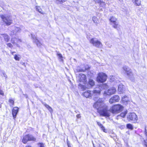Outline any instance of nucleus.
Returning a JSON list of instances; mask_svg holds the SVG:
<instances>
[{"label": "nucleus", "mask_w": 147, "mask_h": 147, "mask_svg": "<svg viewBox=\"0 0 147 147\" xmlns=\"http://www.w3.org/2000/svg\"><path fill=\"white\" fill-rule=\"evenodd\" d=\"M7 45L9 47L11 48L13 47L12 45L10 43H7Z\"/></svg>", "instance_id": "obj_39"}, {"label": "nucleus", "mask_w": 147, "mask_h": 147, "mask_svg": "<svg viewBox=\"0 0 147 147\" xmlns=\"http://www.w3.org/2000/svg\"><path fill=\"white\" fill-rule=\"evenodd\" d=\"M116 91L115 88L112 87L110 88L108 90L105 91L104 93V96L110 95L115 93Z\"/></svg>", "instance_id": "obj_11"}, {"label": "nucleus", "mask_w": 147, "mask_h": 147, "mask_svg": "<svg viewBox=\"0 0 147 147\" xmlns=\"http://www.w3.org/2000/svg\"><path fill=\"white\" fill-rule=\"evenodd\" d=\"M45 106L48 109L49 111L52 113L53 111V110L52 108L50 106H49L48 105L45 104H44Z\"/></svg>", "instance_id": "obj_25"}, {"label": "nucleus", "mask_w": 147, "mask_h": 147, "mask_svg": "<svg viewBox=\"0 0 147 147\" xmlns=\"http://www.w3.org/2000/svg\"><path fill=\"white\" fill-rule=\"evenodd\" d=\"M21 30V29L20 28L17 27L15 28L14 31L16 32V33L20 32Z\"/></svg>", "instance_id": "obj_30"}, {"label": "nucleus", "mask_w": 147, "mask_h": 147, "mask_svg": "<svg viewBox=\"0 0 147 147\" xmlns=\"http://www.w3.org/2000/svg\"><path fill=\"white\" fill-rule=\"evenodd\" d=\"M90 72H88V75H90V76H92V75H90V74H89Z\"/></svg>", "instance_id": "obj_46"}, {"label": "nucleus", "mask_w": 147, "mask_h": 147, "mask_svg": "<svg viewBox=\"0 0 147 147\" xmlns=\"http://www.w3.org/2000/svg\"><path fill=\"white\" fill-rule=\"evenodd\" d=\"M18 111L19 108L17 107H15L12 110V114L14 119L16 118V115Z\"/></svg>", "instance_id": "obj_16"}, {"label": "nucleus", "mask_w": 147, "mask_h": 147, "mask_svg": "<svg viewBox=\"0 0 147 147\" xmlns=\"http://www.w3.org/2000/svg\"><path fill=\"white\" fill-rule=\"evenodd\" d=\"M29 141H35L36 140V138L34 137L32 135H28Z\"/></svg>", "instance_id": "obj_24"}, {"label": "nucleus", "mask_w": 147, "mask_h": 147, "mask_svg": "<svg viewBox=\"0 0 147 147\" xmlns=\"http://www.w3.org/2000/svg\"><path fill=\"white\" fill-rule=\"evenodd\" d=\"M94 1L98 3H100V7L105 8V2L106 0H93Z\"/></svg>", "instance_id": "obj_17"}, {"label": "nucleus", "mask_w": 147, "mask_h": 147, "mask_svg": "<svg viewBox=\"0 0 147 147\" xmlns=\"http://www.w3.org/2000/svg\"><path fill=\"white\" fill-rule=\"evenodd\" d=\"M0 37L2 39H3L7 42H9L10 39L9 36L7 34H2Z\"/></svg>", "instance_id": "obj_15"}, {"label": "nucleus", "mask_w": 147, "mask_h": 147, "mask_svg": "<svg viewBox=\"0 0 147 147\" xmlns=\"http://www.w3.org/2000/svg\"><path fill=\"white\" fill-rule=\"evenodd\" d=\"M109 20L111 22L113 27L118 30L120 28V25L118 24V22L117 21V19L114 16L111 17L109 19Z\"/></svg>", "instance_id": "obj_8"}, {"label": "nucleus", "mask_w": 147, "mask_h": 147, "mask_svg": "<svg viewBox=\"0 0 147 147\" xmlns=\"http://www.w3.org/2000/svg\"><path fill=\"white\" fill-rule=\"evenodd\" d=\"M95 84L94 81L91 79H89L88 82V85L87 86V88H89L94 85Z\"/></svg>", "instance_id": "obj_21"}, {"label": "nucleus", "mask_w": 147, "mask_h": 147, "mask_svg": "<svg viewBox=\"0 0 147 147\" xmlns=\"http://www.w3.org/2000/svg\"><path fill=\"white\" fill-rule=\"evenodd\" d=\"M101 91L100 88H98L93 91L88 90L82 93V95L87 98H91L93 97L94 100H95V98L100 94Z\"/></svg>", "instance_id": "obj_2"}, {"label": "nucleus", "mask_w": 147, "mask_h": 147, "mask_svg": "<svg viewBox=\"0 0 147 147\" xmlns=\"http://www.w3.org/2000/svg\"><path fill=\"white\" fill-rule=\"evenodd\" d=\"M40 147H44V144L43 143H40L38 144Z\"/></svg>", "instance_id": "obj_40"}, {"label": "nucleus", "mask_w": 147, "mask_h": 147, "mask_svg": "<svg viewBox=\"0 0 147 147\" xmlns=\"http://www.w3.org/2000/svg\"><path fill=\"white\" fill-rule=\"evenodd\" d=\"M127 128L131 129H133V127L132 126V125L130 124H127Z\"/></svg>", "instance_id": "obj_33"}, {"label": "nucleus", "mask_w": 147, "mask_h": 147, "mask_svg": "<svg viewBox=\"0 0 147 147\" xmlns=\"http://www.w3.org/2000/svg\"><path fill=\"white\" fill-rule=\"evenodd\" d=\"M11 41L12 44H16V45L18 47V43L21 42L22 40L21 39H18L16 38H12L11 39Z\"/></svg>", "instance_id": "obj_14"}, {"label": "nucleus", "mask_w": 147, "mask_h": 147, "mask_svg": "<svg viewBox=\"0 0 147 147\" xmlns=\"http://www.w3.org/2000/svg\"><path fill=\"white\" fill-rule=\"evenodd\" d=\"M31 36L33 40V41L34 42H35L36 43V45L38 46H40L41 44L38 41V40L37 39L36 37L34 35H33L31 34Z\"/></svg>", "instance_id": "obj_18"}, {"label": "nucleus", "mask_w": 147, "mask_h": 147, "mask_svg": "<svg viewBox=\"0 0 147 147\" xmlns=\"http://www.w3.org/2000/svg\"><path fill=\"white\" fill-rule=\"evenodd\" d=\"M14 58L16 60L19 61L20 60V57L16 55H14Z\"/></svg>", "instance_id": "obj_37"}, {"label": "nucleus", "mask_w": 147, "mask_h": 147, "mask_svg": "<svg viewBox=\"0 0 147 147\" xmlns=\"http://www.w3.org/2000/svg\"><path fill=\"white\" fill-rule=\"evenodd\" d=\"M127 118L129 121H133L136 123L138 118L136 113H129L127 115Z\"/></svg>", "instance_id": "obj_6"}, {"label": "nucleus", "mask_w": 147, "mask_h": 147, "mask_svg": "<svg viewBox=\"0 0 147 147\" xmlns=\"http://www.w3.org/2000/svg\"><path fill=\"white\" fill-rule=\"evenodd\" d=\"M77 80L80 82H82L85 84L86 82V76L83 74H80L77 77Z\"/></svg>", "instance_id": "obj_10"}, {"label": "nucleus", "mask_w": 147, "mask_h": 147, "mask_svg": "<svg viewBox=\"0 0 147 147\" xmlns=\"http://www.w3.org/2000/svg\"><path fill=\"white\" fill-rule=\"evenodd\" d=\"M79 86L80 87L81 89L82 90H84L86 89V87L84 85H82L80 84H79Z\"/></svg>", "instance_id": "obj_31"}, {"label": "nucleus", "mask_w": 147, "mask_h": 147, "mask_svg": "<svg viewBox=\"0 0 147 147\" xmlns=\"http://www.w3.org/2000/svg\"><path fill=\"white\" fill-rule=\"evenodd\" d=\"M93 107L97 109L101 115L107 117L110 116V113L108 112V106L104 103L102 98H99L94 103Z\"/></svg>", "instance_id": "obj_1"}, {"label": "nucleus", "mask_w": 147, "mask_h": 147, "mask_svg": "<svg viewBox=\"0 0 147 147\" xmlns=\"http://www.w3.org/2000/svg\"><path fill=\"white\" fill-rule=\"evenodd\" d=\"M0 94L1 95H3L4 93L2 91H0Z\"/></svg>", "instance_id": "obj_43"}, {"label": "nucleus", "mask_w": 147, "mask_h": 147, "mask_svg": "<svg viewBox=\"0 0 147 147\" xmlns=\"http://www.w3.org/2000/svg\"><path fill=\"white\" fill-rule=\"evenodd\" d=\"M84 67H78L77 68V71L78 72H84L86 70L89 69L90 67L88 65H84Z\"/></svg>", "instance_id": "obj_13"}, {"label": "nucleus", "mask_w": 147, "mask_h": 147, "mask_svg": "<svg viewBox=\"0 0 147 147\" xmlns=\"http://www.w3.org/2000/svg\"><path fill=\"white\" fill-rule=\"evenodd\" d=\"M101 87L103 89H106L108 88V86L105 84H103L102 85Z\"/></svg>", "instance_id": "obj_36"}, {"label": "nucleus", "mask_w": 147, "mask_h": 147, "mask_svg": "<svg viewBox=\"0 0 147 147\" xmlns=\"http://www.w3.org/2000/svg\"><path fill=\"white\" fill-rule=\"evenodd\" d=\"M96 122H97V125H98L99 126H100V125H101V124L100 122H98V121H96Z\"/></svg>", "instance_id": "obj_44"}, {"label": "nucleus", "mask_w": 147, "mask_h": 147, "mask_svg": "<svg viewBox=\"0 0 147 147\" xmlns=\"http://www.w3.org/2000/svg\"><path fill=\"white\" fill-rule=\"evenodd\" d=\"M102 9L101 8H100V10H101V11H102Z\"/></svg>", "instance_id": "obj_51"}, {"label": "nucleus", "mask_w": 147, "mask_h": 147, "mask_svg": "<svg viewBox=\"0 0 147 147\" xmlns=\"http://www.w3.org/2000/svg\"><path fill=\"white\" fill-rule=\"evenodd\" d=\"M0 16L4 24L5 25L9 26L12 23V20L11 16L1 15Z\"/></svg>", "instance_id": "obj_4"}, {"label": "nucleus", "mask_w": 147, "mask_h": 147, "mask_svg": "<svg viewBox=\"0 0 147 147\" xmlns=\"http://www.w3.org/2000/svg\"><path fill=\"white\" fill-rule=\"evenodd\" d=\"M57 3H63L67 0H54Z\"/></svg>", "instance_id": "obj_29"}, {"label": "nucleus", "mask_w": 147, "mask_h": 147, "mask_svg": "<svg viewBox=\"0 0 147 147\" xmlns=\"http://www.w3.org/2000/svg\"><path fill=\"white\" fill-rule=\"evenodd\" d=\"M120 99V98L118 95H115L110 98L109 100V102L110 104H112L113 103L118 102Z\"/></svg>", "instance_id": "obj_12"}, {"label": "nucleus", "mask_w": 147, "mask_h": 147, "mask_svg": "<svg viewBox=\"0 0 147 147\" xmlns=\"http://www.w3.org/2000/svg\"><path fill=\"white\" fill-rule=\"evenodd\" d=\"M68 147H70L69 146H68Z\"/></svg>", "instance_id": "obj_53"}, {"label": "nucleus", "mask_w": 147, "mask_h": 147, "mask_svg": "<svg viewBox=\"0 0 147 147\" xmlns=\"http://www.w3.org/2000/svg\"><path fill=\"white\" fill-rule=\"evenodd\" d=\"M107 75L103 72L98 74L96 80L98 83H103L105 82L107 79Z\"/></svg>", "instance_id": "obj_5"}, {"label": "nucleus", "mask_w": 147, "mask_h": 147, "mask_svg": "<svg viewBox=\"0 0 147 147\" xmlns=\"http://www.w3.org/2000/svg\"><path fill=\"white\" fill-rule=\"evenodd\" d=\"M90 42L97 47H101L102 46L101 43L95 38H92L90 40Z\"/></svg>", "instance_id": "obj_9"}, {"label": "nucleus", "mask_w": 147, "mask_h": 147, "mask_svg": "<svg viewBox=\"0 0 147 147\" xmlns=\"http://www.w3.org/2000/svg\"><path fill=\"white\" fill-rule=\"evenodd\" d=\"M57 55L59 57V59H60L61 61H63V57L62 55L61 54L57 53Z\"/></svg>", "instance_id": "obj_34"}, {"label": "nucleus", "mask_w": 147, "mask_h": 147, "mask_svg": "<svg viewBox=\"0 0 147 147\" xmlns=\"http://www.w3.org/2000/svg\"><path fill=\"white\" fill-rule=\"evenodd\" d=\"M92 20L94 23H95L96 24H98V20L97 18L95 16H94L92 18Z\"/></svg>", "instance_id": "obj_28"}, {"label": "nucleus", "mask_w": 147, "mask_h": 147, "mask_svg": "<svg viewBox=\"0 0 147 147\" xmlns=\"http://www.w3.org/2000/svg\"><path fill=\"white\" fill-rule=\"evenodd\" d=\"M105 3H106L107 4H108V3H107V2L106 1V0H105Z\"/></svg>", "instance_id": "obj_49"}, {"label": "nucleus", "mask_w": 147, "mask_h": 147, "mask_svg": "<svg viewBox=\"0 0 147 147\" xmlns=\"http://www.w3.org/2000/svg\"><path fill=\"white\" fill-rule=\"evenodd\" d=\"M99 127L101 128L102 130L104 132H106L107 130L106 129H105L104 127L101 124L100 125Z\"/></svg>", "instance_id": "obj_32"}, {"label": "nucleus", "mask_w": 147, "mask_h": 147, "mask_svg": "<svg viewBox=\"0 0 147 147\" xmlns=\"http://www.w3.org/2000/svg\"><path fill=\"white\" fill-rule=\"evenodd\" d=\"M9 102L11 104L10 106L13 105L14 104V101L12 99H10L9 100Z\"/></svg>", "instance_id": "obj_35"}, {"label": "nucleus", "mask_w": 147, "mask_h": 147, "mask_svg": "<svg viewBox=\"0 0 147 147\" xmlns=\"http://www.w3.org/2000/svg\"><path fill=\"white\" fill-rule=\"evenodd\" d=\"M120 2H121L122 1V0H119Z\"/></svg>", "instance_id": "obj_50"}, {"label": "nucleus", "mask_w": 147, "mask_h": 147, "mask_svg": "<svg viewBox=\"0 0 147 147\" xmlns=\"http://www.w3.org/2000/svg\"><path fill=\"white\" fill-rule=\"evenodd\" d=\"M123 69L126 73L128 77L132 81L134 80V78L132 73L130 69L127 66H124Z\"/></svg>", "instance_id": "obj_7"}, {"label": "nucleus", "mask_w": 147, "mask_h": 147, "mask_svg": "<svg viewBox=\"0 0 147 147\" xmlns=\"http://www.w3.org/2000/svg\"><path fill=\"white\" fill-rule=\"evenodd\" d=\"M123 106L120 104L113 105L111 107L108 112L109 111L113 114H117L121 112L123 110Z\"/></svg>", "instance_id": "obj_3"}, {"label": "nucleus", "mask_w": 147, "mask_h": 147, "mask_svg": "<svg viewBox=\"0 0 147 147\" xmlns=\"http://www.w3.org/2000/svg\"><path fill=\"white\" fill-rule=\"evenodd\" d=\"M145 134L146 136H147V131L146 128H145Z\"/></svg>", "instance_id": "obj_45"}, {"label": "nucleus", "mask_w": 147, "mask_h": 147, "mask_svg": "<svg viewBox=\"0 0 147 147\" xmlns=\"http://www.w3.org/2000/svg\"><path fill=\"white\" fill-rule=\"evenodd\" d=\"M121 100L122 102L125 105L127 104L129 102L128 97L126 95L122 97Z\"/></svg>", "instance_id": "obj_19"}, {"label": "nucleus", "mask_w": 147, "mask_h": 147, "mask_svg": "<svg viewBox=\"0 0 147 147\" xmlns=\"http://www.w3.org/2000/svg\"><path fill=\"white\" fill-rule=\"evenodd\" d=\"M76 117L77 118H80L81 117V116L80 114H78L76 115Z\"/></svg>", "instance_id": "obj_41"}, {"label": "nucleus", "mask_w": 147, "mask_h": 147, "mask_svg": "<svg viewBox=\"0 0 147 147\" xmlns=\"http://www.w3.org/2000/svg\"><path fill=\"white\" fill-rule=\"evenodd\" d=\"M28 135H26L24 136L22 140V142L24 144H26L29 141Z\"/></svg>", "instance_id": "obj_22"}, {"label": "nucleus", "mask_w": 147, "mask_h": 147, "mask_svg": "<svg viewBox=\"0 0 147 147\" xmlns=\"http://www.w3.org/2000/svg\"><path fill=\"white\" fill-rule=\"evenodd\" d=\"M15 53V52H11V53H12V55H13V54H14V53Z\"/></svg>", "instance_id": "obj_47"}, {"label": "nucleus", "mask_w": 147, "mask_h": 147, "mask_svg": "<svg viewBox=\"0 0 147 147\" xmlns=\"http://www.w3.org/2000/svg\"><path fill=\"white\" fill-rule=\"evenodd\" d=\"M36 8L37 11L41 13H43L42 10L40 8V7L37 6L36 7Z\"/></svg>", "instance_id": "obj_26"}, {"label": "nucleus", "mask_w": 147, "mask_h": 147, "mask_svg": "<svg viewBox=\"0 0 147 147\" xmlns=\"http://www.w3.org/2000/svg\"><path fill=\"white\" fill-rule=\"evenodd\" d=\"M133 2L135 3V4H136L137 6H139L141 4V1L140 0H136L135 1H132Z\"/></svg>", "instance_id": "obj_27"}, {"label": "nucleus", "mask_w": 147, "mask_h": 147, "mask_svg": "<svg viewBox=\"0 0 147 147\" xmlns=\"http://www.w3.org/2000/svg\"><path fill=\"white\" fill-rule=\"evenodd\" d=\"M110 79L111 82L114 81L115 80V77L113 76H111Z\"/></svg>", "instance_id": "obj_38"}, {"label": "nucleus", "mask_w": 147, "mask_h": 147, "mask_svg": "<svg viewBox=\"0 0 147 147\" xmlns=\"http://www.w3.org/2000/svg\"><path fill=\"white\" fill-rule=\"evenodd\" d=\"M132 1H135V0H132Z\"/></svg>", "instance_id": "obj_52"}, {"label": "nucleus", "mask_w": 147, "mask_h": 147, "mask_svg": "<svg viewBox=\"0 0 147 147\" xmlns=\"http://www.w3.org/2000/svg\"><path fill=\"white\" fill-rule=\"evenodd\" d=\"M146 140H144V145L145 146H146V147H147V142H146Z\"/></svg>", "instance_id": "obj_42"}, {"label": "nucleus", "mask_w": 147, "mask_h": 147, "mask_svg": "<svg viewBox=\"0 0 147 147\" xmlns=\"http://www.w3.org/2000/svg\"><path fill=\"white\" fill-rule=\"evenodd\" d=\"M124 86L122 84H120L118 86V91L120 93H123L124 92Z\"/></svg>", "instance_id": "obj_20"}, {"label": "nucleus", "mask_w": 147, "mask_h": 147, "mask_svg": "<svg viewBox=\"0 0 147 147\" xmlns=\"http://www.w3.org/2000/svg\"><path fill=\"white\" fill-rule=\"evenodd\" d=\"M127 112L126 111H125L124 112L121 113L120 114V116L119 115L117 116V117L116 118L117 119H119V117L120 116L121 117H124L126 115V114H127Z\"/></svg>", "instance_id": "obj_23"}, {"label": "nucleus", "mask_w": 147, "mask_h": 147, "mask_svg": "<svg viewBox=\"0 0 147 147\" xmlns=\"http://www.w3.org/2000/svg\"><path fill=\"white\" fill-rule=\"evenodd\" d=\"M25 147H31V146H26Z\"/></svg>", "instance_id": "obj_48"}]
</instances>
